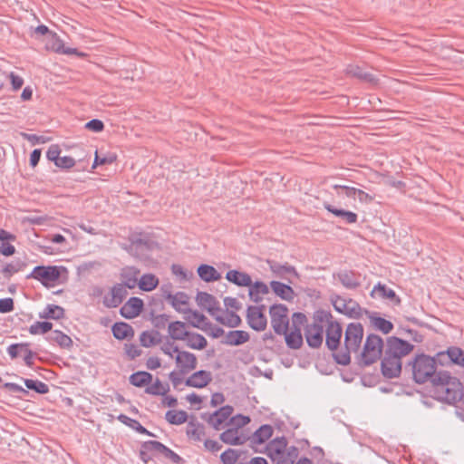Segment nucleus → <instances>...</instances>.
Returning a JSON list of instances; mask_svg holds the SVG:
<instances>
[{"instance_id": "39448f33", "label": "nucleus", "mask_w": 464, "mask_h": 464, "mask_svg": "<svg viewBox=\"0 0 464 464\" xmlns=\"http://www.w3.org/2000/svg\"><path fill=\"white\" fill-rule=\"evenodd\" d=\"M330 313L317 311L314 315V322L308 324L304 330L307 344L312 348H318L324 341V324L328 321Z\"/></svg>"}, {"instance_id": "338daca9", "label": "nucleus", "mask_w": 464, "mask_h": 464, "mask_svg": "<svg viewBox=\"0 0 464 464\" xmlns=\"http://www.w3.org/2000/svg\"><path fill=\"white\" fill-rule=\"evenodd\" d=\"M85 128L94 132H100L104 129V124L101 120L93 119L85 124Z\"/></svg>"}, {"instance_id": "1a4fd4ad", "label": "nucleus", "mask_w": 464, "mask_h": 464, "mask_svg": "<svg viewBox=\"0 0 464 464\" xmlns=\"http://www.w3.org/2000/svg\"><path fill=\"white\" fill-rule=\"evenodd\" d=\"M325 343L329 350L336 351L341 343V338L343 334V329L341 324L333 320V316L330 314L328 321H325Z\"/></svg>"}, {"instance_id": "58836bf2", "label": "nucleus", "mask_w": 464, "mask_h": 464, "mask_svg": "<svg viewBox=\"0 0 464 464\" xmlns=\"http://www.w3.org/2000/svg\"><path fill=\"white\" fill-rule=\"evenodd\" d=\"M159 285V278L153 274H144L139 280L138 286L140 290L150 292Z\"/></svg>"}, {"instance_id": "603ef678", "label": "nucleus", "mask_w": 464, "mask_h": 464, "mask_svg": "<svg viewBox=\"0 0 464 464\" xmlns=\"http://www.w3.org/2000/svg\"><path fill=\"white\" fill-rule=\"evenodd\" d=\"M24 382L27 389L33 390L37 393L45 394L49 392L48 385L41 381L24 379Z\"/></svg>"}, {"instance_id": "4be33fe9", "label": "nucleus", "mask_w": 464, "mask_h": 464, "mask_svg": "<svg viewBox=\"0 0 464 464\" xmlns=\"http://www.w3.org/2000/svg\"><path fill=\"white\" fill-rule=\"evenodd\" d=\"M168 333L173 341H184L188 334L187 325L180 321H175L169 324Z\"/></svg>"}, {"instance_id": "49530a36", "label": "nucleus", "mask_w": 464, "mask_h": 464, "mask_svg": "<svg viewBox=\"0 0 464 464\" xmlns=\"http://www.w3.org/2000/svg\"><path fill=\"white\" fill-rule=\"evenodd\" d=\"M152 380V375L147 372H137L130 376V382L136 387H143Z\"/></svg>"}, {"instance_id": "6ab92c4d", "label": "nucleus", "mask_w": 464, "mask_h": 464, "mask_svg": "<svg viewBox=\"0 0 464 464\" xmlns=\"http://www.w3.org/2000/svg\"><path fill=\"white\" fill-rule=\"evenodd\" d=\"M447 355L451 363L464 368V350L459 346H450L446 351L439 352L437 357Z\"/></svg>"}, {"instance_id": "69168bd1", "label": "nucleus", "mask_w": 464, "mask_h": 464, "mask_svg": "<svg viewBox=\"0 0 464 464\" xmlns=\"http://www.w3.org/2000/svg\"><path fill=\"white\" fill-rule=\"evenodd\" d=\"M121 303L119 301V299L115 296L113 292L111 290L110 295L104 296L103 298V304L106 307L109 308H114L121 304Z\"/></svg>"}, {"instance_id": "f3484780", "label": "nucleus", "mask_w": 464, "mask_h": 464, "mask_svg": "<svg viewBox=\"0 0 464 464\" xmlns=\"http://www.w3.org/2000/svg\"><path fill=\"white\" fill-rule=\"evenodd\" d=\"M143 308V301L139 297H130L120 309V314L126 319L138 316Z\"/></svg>"}, {"instance_id": "a878e982", "label": "nucleus", "mask_w": 464, "mask_h": 464, "mask_svg": "<svg viewBox=\"0 0 464 464\" xmlns=\"http://www.w3.org/2000/svg\"><path fill=\"white\" fill-rule=\"evenodd\" d=\"M184 314H187L186 319L188 322L196 328L206 330L207 327L210 324L207 317L198 311L188 309Z\"/></svg>"}, {"instance_id": "423d86ee", "label": "nucleus", "mask_w": 464, "mask_h": 464, "mask_svg": "<svg viewBox=\"0 0 464 464\" xmlns=\"http://www.w3.org/2000/svg\"><path fill=\"white\" fill-rule=\"evenodd\" d=\"M382 348V339L377 334H369L366 337L363 349L361 353L363 364L371 365L375 362L381 357Z\"/></svg>"}, {"instance_id": "f257e3e1", "label": "nucleus", "mask_w": 464, "mask_h": 464, "mask_svg": "<svg viewBox=\"0 0 464 464\" xmlns=\"http://www.w3.org/2000/svg\"><path fill=\"white\" fill-rule=\"evenodd\" d=\"M413 349V345L398 337H390L387 341V348L382 361V372L386 378H396L401 372V358L408 355Z\"/></svg>"}, {"instance_id": "4c0bfd02", "label": "nucleus", "mask_w": 464, "mask_h": 464, "mask_svg": "<svg viewBox=\"0 0 464 464\" xmlns=\"http://www.w3.org/2000/svg\"><path fill=\"white\" fill-rule=\"evenodd\" d=\"M46 340L50 343H57L62 348H69L72 345L71 337L59 330L52 332V334L46 337Z\"/></svg>"}, {"instance_id": "5fc2aeb1", "label": "nucleus", "mask_w": 464, "mask_h": 464, "mask_svg": "<svg viewBox=\"0 0 464 464\" xmlns=\"http://www.w3.org/2000/svg\"><path fill=\"white\" fill-rule=\"evenodd\" d=\"M333 188L336 190V194L340 198L346 196L347 198H355L358 191V188L338 184L334 185Z\"/></svg>"}, {"instance_id": "3c124183", "label": "nucleus", "mask_w": 464, "mask_h": 464, "mask_svg": "<svg viewBox=\"0 0 464 464\" xmlns=\"http://www.w3.org/2000/svg\"><path fill=\"white\" fill-rule=\"evenodd\" d=\"M53 328V324L47 321L35 322L30 325L28 331L33 335L44 334L50 332Z\"/></svg>"}, {"instance_id": "4d7b16f0", "label": "nucleus", "mask_w": 464, "mask_h": 464, "mask_svg": "<svg viewBox=\"0 0 464 464\" xmlns=\"http://www.w3.org/2000/svg\"><path fill=\"white\" fill-rule=\"evenodd\" d=\"M238 458L239 453L237 450L233 449H227L220 456V459L223 464H236Z\"/></svg>"}, {"instance_id": "5701e85b", "label": "nucleus", "mask_w": 464, "mask_h": 464, "mask_svg": "<svg viewBox=\"0 0 464 464\" xmlns=\"http://www.w3.org/2000/svg\"><path fill=\"white\" fill-rule=\"evenodd\" d=\"M337 278L347 289H355L361 285L360 276L353 271H341L337 274Z\"/></svg>"}, {"instance_id": "bb28decb", "label": "nucleus", "mask_w": 464, "mask_h": 464, "mask_svg": "<svg viewBox=\"0 0 464 464\" xmlns=\"http://www.w3.org/2000/svg\"><path fill=\"white\" fill-rule=\"evenodd\" d=\"M270 287L277 296L284 300L291 301L295 297V292L288 285L278 281H272L270 283Z\"/></svg>"}, {"instance_id": "864d4df0", "label": "nucleus", "mask_w": 464, "mask_h": 464, "mask_svg": "<svg viewBox=\"0 0 464 464\" xmlns=\"http://www.w3.org/2000/svg\"><path fill=\"white\" fill-rule=\"evenodd\" d=\"M160 350L164 354L169 356L171 359H174L175 355L180 351L172 339H166L162 342Z\"/></svg>"}, {"instance_id": "79ce46f5", "label": "nucleus", "mask_w": 464, "mask_h": 464, "mask_svg": "<svg viewBox=\"0 0 464 464\" xmlns=\"http://www.w3.org/2000/svg\"><path fill=\"white\" fill-rule=\"evenodd\" d=\"M372 295L394 300L396 303H400V299L397 297L395 292L381 283L374 285Z\"/></svg>"}, {"instance_id": "c9c22d12", "label": "nucleus", "mask_w": 464, "mask_h": 464, "mask_svg": "<svg viewBox=\"0 0 464 464\" xmlns=\"http://www.w3.org/2000/svg\"><path fill=\"white\" fill-rule=\"evenodd\" d=\"M152 242L145 239H136L132 241L130 246V251L133 255H135L140 260H147L149 256L147 254H140L143 250H149L150 248Z\"/></svg>"}, {"instance_id": "2eb2a0df", "label": "nucleus", "mask_w": 464, "mask_h": 464, "mask_svg": "<svg viewBox=\"0 0 464 464\" xmlns=\"http://www.w3.org/2000/svg\"><path fill=\"white\" fill-rule=\"evenodd\" d=\"M267 264L271 272L277 277L285 279L292 283L289 276H294L298 278L299 275L295 266L285 263L280 264L274 260H267Z\"/></svg>"}, {"instance_id": "7ed1b4c3", "label": "nucleus", "mask_w": 464, "mask_h": 464, "mask_svg": "<svg viewBox=\"0 0 464 464\" xmlns=\"http://www.w3.org/2000/svg\"><path fill=\"white\" fill-rule=\"evenodd\" d=\"M363 338V327L359 323H351L344 332V348L335 353L334 357L338 364L347 365L351 362V353H358Z\"/></svg>"}, {"instance_id": "f704fd0d", "label": "nucleus", "mask_w": 464, "mask_h": 464, "mask_svg": "<svg viewBox=\"0 0 464 464\" xmlns=\"http://www.w3.org/2000/svg\"><path fill=\"white\" fill-rule=\"evenodd\" d=\"M186 345L191 349L202 350L207 347V339L200 334L189 332L186 339Z\"/></svg>"}, {"instance_id": "2f4dec72", "label": "nucleus", "mask_w": 464, "mask_h": 464, "mask_svg": "<svg viewBox=\"0 0 464 464\" xmlns=\"http://www.w3.org/2000/svg\"><path fill=\"white\" fill-rule=\"evenodd\" d=\"M187 436L194 441H201L205 436V428L199 422L190 420L187 425Z\"/></svg>"}, {"instance_id": "6e6552de", "label": "nucleus", "mask_w": 464, "mask_h": 464, "mask_svg": "<svg viewBox=\"0 0 464 464\" xmlns=\"http://www.w3.org/2000/svg\"><path fill=\"white\" fill-rule=\"evenodd\" d=\"M333 305L337 312L350 318H361L363 314H369L367 310L362 309L356 301L351 298L336 296L333 300Z\"/></svg>"}, {"instance_id": "13d9d810", "label": "nucleus", "mask_w": 464, "mask_h": 464, "mask_svg": "<svg viewBox=\"0 0 464 464\" xmlns=\"http://www.w3.org/2000/svg\"><path fill=\"white\" fill-rule=\"evenodd\" d=\"M171 272L179 279V281H188L193 276L192 272L187 271L180 265L177 264L171 266Z\"/></svg>"}, {"instance_id": "b1692460", "label": "nucleus", "mask_w": 464, "mask_h": 464, "mask_svg": "<svg viewBox=\"0 0 464 464\" xmlns=\"http://www.w3.org/2000/svg\"><path fill=\"white\" fill-rule=\"evenodd\" d=\"M226 279L238 286H251L252 278L245 273L237 270H229L226 274Z\"/></svg>"}, {"instance_id": "9d476101", "label": "nucleus", "mask_w": 464, "mask_h": 464, "mask_svg": "<svg viewBox=\"0 0 464 464\" xmlns=\"http://www.w3.org/2000/svg\"><path fill=\"white\" fill-rule=\"evenodd\" d=\"M59 266H37L27 276V278H33L40 281L44 285H48L51 282H55L59 279L60 273Z\"/></svg>"}, {"instance_id": "aec40b11", "label": "nucleus", "mask_w": 464, "mask_h": 464, "mask_svg": "<svg viewBox=\"0 0 464 464\" xmlns=\"http://www.w3.org/2000/svg\"><path fill=\"white\" fill-rule=\"evenodd\" d=\"M212 380L211 373L208 371L200 370L191 374L185 382L187 386L194 388L206 387Z\"/></svg>"}, {"instance_id": "393cba45", "label": "nucleus", "mask_w": 464, "mask_h": 464, "mask_svg": "<svg viewBox=\"0 0 464 464\" xmlns=\"http://www.w3.org/2000/svg\"><path fill=\"white\" fill-rule=\"evenodd\" d=\"M140 275V270L134 266H127L121 271V279L122 285H124L129 289H133L138 285V276Z\"/></svg>"}, {"instance_id": "a19ab883", "label": "nucleus", "mask_w": 464, "mask_h": 464, "mask_svg": "<svg viewBox=\"0 0 464 464\" xmlns=\"http://www.w3.org/2000/svg\"><path fill=\"white\" fill-rule=\"evenodd\" d=\"M249 339V334L245 331H230L226 336V343L229 345H240Z\"/></svg>"}, {"instance_id": "412c9836", "label": "nucleus", "mask_w": 464, "mask_h": 464, "mask_svg": "<svg viewBox=\"0 0 464 464\" xmlns=\"http://www.w3.org/2000/svg\"><path fill=\"white\" fill-rule=\"evenodd\" d=\"M323 205H324V208L328 212L332 213L335 217L340 218L346 224H354L358 220V216L354 212H352L349 210H344L343 208H338L335 206H334L328 202H324Z\"/></svg>"}, {"instance_id": "052dcab7", "label": "nucleus", "mask_w": 464, "mask_h": 464, "mask_svg": "<svg viewBox=\"0 0 464 464\" xmlns=\"http://www.w3.org/2000/svg\"><path fill=\"white\" fill-rule=\"evenodd\" d=\"M75 165V160L70 156L60 157L55 166L60 169H69Z\"/></svg>"}, {"instance_id": "4468645a", "label": "nucleus", "mask_w": 464, "mask_h": 464, "mask_svg": "<svg viewBox=\"0 0 464 464\" xmlns=\"http://www.w3.org/2000/svg\"><path fill=\"white\" fill-rule=\"evenodd\" d=\"M142 448L150 452H157L170 459L174 463H179L181 457L172 450L157 440H148L142 443Z\"/></svg>"}, {"instance_id": "7c9ffc66", "label": "nucleus", "mask_w": 464, "mask_h": 464, "mask_svg": "<svg viewBox=\"0 0 464 464\" xmlns=\"http://www.w3.org/2000/svg\"><path fill=\"white\" fill-rule=\"evenodd\" d=\"M113 336L118 340L127 339L134 335L133 328L127 323H115L111 328Z\"/></svg>"}, {"instance_id": "c03bdc74", "label": "nucleus", "mask_w": 464, "mask_h": 464, "mask_svg": "<svg viewBox=\"0 0 464 464\" xmlns=\"http://www.w3.org/2000/svg\"><path fill=\"white\" fill-rule=\"evenodd\" d=\"M165 419L170 424L180 425L187 421L188 413L182 410H180V411L170 410L166 412Z\"/></svg>"}, {"instance_id": "ea45409f", "label": "nucleus", "mask_w": 464, "mask_h": 464, "mask_svg": "<svg viewBox=\"0 0 464 464\" xmlns=\"http://www.w3.org/2000/svg\"><path fill=\"white\" fill-rule=\"evenodd\" d=\"M285 340L286 345L291 349H299L303 344V337L300 328H295L290 333H285Z\"/></svg>"}, {"instance_id": "de8ad7c7", "label": "nucleus", "mask_w": 464, "mask_h": 464, "mask_svg": "<svg viewBox=\"0 0 464 464\" xmlns=\"http://www.w3.org/2000/svg\"><path fill=\"white\" fill-rule=\"evenodd\" d=\"M372 324L379 331L383 333L384 334H389L393 329V324L392 322L376 316V315H370Z\"/></svg>"}, {"instance_id": "ddd939ff", "label": "nucleus", "mask_w": 464, "mask_h": 464, "mask_svg": "<svg viewBox=\"0 0 464 464\" xmlns=\"http://www.w3.org/2000/svg\"><path fill=\"white\" fill-rule=\"evenodd\" d=\"M174 360L180 374L189 373L196 369L198 364L196 355L187 351H179Z\"/></svg>"}, {"instance_id": "680f3d73", "label": "nucleus", "mask_w": 464, "mask_h": 464, "mask_svg": "<svg viewBox=\"0 0 464 464\" xmlns=\"http://www.w3.org/2000/svg\"><path fill=\"white\" fill-rule=\"evenodd\" d=\"M23 266H24V264H22L20 262L9 263L4 266L2 272L5 276H10L13 274L19 272L22 269Z\"/></svg>"}, {"instance_id": "dca6fc26", "label": "nucleus", "mask_w": 464, "mask_h": 464, "mask_svg": "<svg viewBox=\"0 0 464 464\" xmlns=\"http://www.w3.org/2000/svg\"><path fill=\"white\" fill-rule=\"evenodd\" d=\"M20 349L23 351V359L24 363L28 367H32L34 365V358L35 357V353H34L30 349V343H12L10 344L6 351L8 355L11 357V359H16L17 358V352L16 350Z\"/></svg>"}, {"instance_id": "6e6d98bb", "label": "nucleus", "mask_w": 464, "mask_h": 464, "mask_svg": "<svg viewBox=\"0 0 464 464\" xmlns=\"http://www.w3.org/2000/svg\"><path fill=\"white\" fill-rule=\"evenodd\" d=\"M347 72L353 76H355L359 79H362L368 82L373 81V76L366 72H364L361 67L357 65H351L347 69Z\"/></svg>"}, {"instance_id": "bf43d9fd", "label": "nucleus", "mask_w": 464, "mask_h": 464, "mask_svg": "<svg viewBox=\"0 0 464 464\" xmlns=\"http://www.w3.org/2000/svg\"><path fill=\"white\" fill-rule=\"evenodd\" d=\"M61 154V149L58 145L53 144L46 151V158L48 160L53 161L54 164L58 161Z\"/></svg>"}, {"instance_id": "09e8293b", "label": "nucleus", "mask_w": 464, "mask_h": 464, "mask_svg": "<svg viewBox=\"0 0 464 464\" xmlns=\"http://www.w3.org/2000/svg\"><path fill=\"white\" fill-rule=\"evenodd\" d=\"M169 387L168 384H163L160 379H157L152 384L146 387L145 392L150 395H166Z\"/></svg>"}, {"instance_id": "37998d69", "label": "nucleus", "mask_w": 464, "mask_h": 464, "mask_svg": "<svg viewBox=\"0 0 464 464\" xmlns=\"http://www.w3.org/2000/svg\"><path fill=\"white\" fill-rule=\"evenodd\" d=\"M249 287V296L256 303L262 300L261 295H266L269 292L268 286L265 283L259 281L255 284L252 283V285Z\"/></svg>"}, {"instance_id": "a211bd4d", "label": "nucleus", "mask_w": 464, "mask_h": 464, "mask_svg": "<svg viewBox=\"0 0 464 464\" xmlns=\"http://www.w3.org/2000/svg\"><path fill=\"white\" fill-rule=\"evenodd\" d=\"M233 407L231 406H224L213 412L208 416L207 421L209 425H211L215 430H218L221 425L230 417L233 413Z\"/></svg>"}, {"instance_id": "0eeeda50", "label": "nucleus", "mask_w": 464, "mask_h": 464, "mask_svg": "<svg viewBox=\"0 0 464 464\" xmlns=\"http://www.w3.org/2000/svg\"><path fill=\"white\" fill-rule=\"evenodd\" d=\"M271 326L277 334H285L289 326L288 309L285 304H276L269 308Z\"/></svg>"}, {"instance_id": "f03ea898", "label": "nucleus", "mask_w": 464, "mask_h": 464, "mask_svg": "<svg viewBox=\"0 0 464 464\" xmlns=\"http://www.w3.org/2000/svg\"><path fill=\"white\" fill-rule=\"evenodd\" d=\"M432 387L435 390L438 400L450 404L461 401L463 397V386L460 381L450 375L447 371H440Z\"/></svg>"}, {"instance_id": "20e7f679", "label": "nucleus", "mask_w": 464, "mask_h": 464, "mask_svg": "<svg viewBox=\"0 0 464 464\" xmlns=\"http://www.w3.org/2000/svg\"><path fill=\"white\" fill-rule=\"evenodd\" d=\"M409 365L411 367L412 379L416 383L430 382L433 385L439 376L440 371H437L435 357L424 353L417 354Z\"/></svg>"}, {"instance_id": "a18cd8bd", "label": "nucleus", "mask_w": 464, "mask_h": 464, "mask_svg": "<svg viewBox=\"0 0 464 464\" xmlns=\"http://www.w3.org/2000/svg\"><path fill=\"white\" fill-rule=\"evenodd\" d=\"M273 435V428L270 425H262L255 431L252 440L255 443L262 444L269 440Z\"/></svg>"}, {"instance_id": "e2e57ef3", "label": "nucleus", "mask_w": 464, "mask_h": 464, "mask_svg": "<svg viewBox=\"0 0 464 464\" xmlns=\"http://www.w3.org/2000/svg\"><path fill=\"white\" fill-rule=\"evenodd\" d=\"M127 288L128 287H126L122 284H117V285H113L111 288V291L113 292V294L115 295V296L119 299V301L121 303H122L123 299L128 295Z\"/></svg>"}, {"instance_id": "9b49d317", "label": "nucleus", "mask_w": 464, "mask_h": 464, "mask_svg": "<svg viewBox=\"0 0 464 464\" xmlns=\"http://www.w3.org/2000/svg\"><path fill=\"white\" fill-rule=\"evenodd\" d=\"M246 322L250 328L262 332L266 328L267 319L265 314V305H250L246 309Z\"/></svg>"}, {"instance_id": "c756f323", "label": "nucleus", "mask_w": 464, "mask_h": 464, "mask_svg": "<svg viewBox=\"0 0 464 464\" xmlns=\"http://www.w3.org/2000/svg\"><path fill=\"white\" fill-rule=\"evenodd\" d=\"M198 276L205 282H214L221 278L218 270L209 265H201L198 268Z\"/></svg>"}, {"instance_id": "f8f14e48", "label": "nucleus", "mask_w": 464, "mask_h": 464, "mask_svg": "<svg viewBox=\"0 0 464 464\" xmlns=\"http://www.w3.org/2000/svg\"><path fill=\"white\" fill-rule=\"evenodd\" d=\"M197 303L201 308L206 309L212 316H214L216 320L225 324L224 319L219 315V313L221 312L219 304L212 295L206 292H199L197 295Z\"/></svg>"}, {"instance_id": "c85d7f7f", "label": "nucleus", "mask_w": 464, "mask_h": 464, "mask_svg": "<svg viewBox=\"0 0 464 464\" xmlns=\"http://www.w3.org/2000/svg\"><path fill=\"white\" fill-rule=\"evenodd\" d=\"M298 454V449L295 446H290L283 454L273 457L272 461L275 464H294Z\"/></svg>"}, {"instance_id": "8fccbe9b", "label": "nucleus", "mask_w": 464, "mask_h": 464, "mask_svg": "<svg viewBox=\"0 0 464 464\" xmlns=\"http://www.w3.org/2000/svg\"><path fill=\"white\" fill-rule=\"evenodd\" d=\"M160 334L158 332H143L140 336V344L144 347H150L160 343Z\"/></svg>"}, {"instance_id": "774afa93", "label": "nucleus", "mask_w": 464, "mask_h": 464, "mask_svg": "<svg viewBox=\"0 0 464 464\" xmlns=\"http://www.w3.org/2000/svg\"><path fill=\"white\" fill-rule=\"evenodd\" d=\"M0 253L5 256H13L15 253V247L6 241H2Z\"/></svg>"}, {"instance_id": "473e14b6", "label": "nucleus", "mask_w": 464, "mask_h": 464, "mask_svg": "<svg viewBox=\"0 0 464 464\" xmlns=\"http://www.w3.org/2000/svg\"><path fill=\"white\" fill-rule=\"evenodd\" d=\"M286 440L282 438H276L273 440L267 446L268 455L273 459V457H276L280 454H283L285 451L288 450Z\"/></svg>"}, {"instance_id": "72a5a7b5", "label": "nucleus", "mask_w": 464, "mask_h": 464, "mask_svg": "<svg viewBox=\"0 0 464 464\" xmlns=\"http://www.w3.org/2000/svg\"><path fill=\"white\" fill-rule=\"evenodd\" d=\"M41 319L59 320L64 317V309L57 304H47L39 314Z\"/></svg>"}, {"instance_id": "cd10ccee", "label": "nucleus", "mask_w": 464, "mask_h": 464, "mask_svg": "<svg viewBox=\"0 0 464 464\" xmlns=\"http://www.w3.org/2000/svg\"><path fill=\"white\" fill-rule=\"evenodd\" d=\"M220 440L229 445H242L246 441V437L239 435L238 429H227L220 434Z\"/></svg>"}, {"instance_id": "0e129e2a", "label": "nucleus", "mask_w": 464, "mask_h": 464, "mask_svg": "<svg viewBox=\"0 0 464 464\" xmlns=\"http://www.w3.org/2000/svg\"><path fill=\"white\" fill-rule=\"evenodd\" d=\"M14 300L10 297L0 299V313L6 314L14 310Z\"/></svg>"}, {"instance_id": "e433bc0d", "label": "nucleus", "mask_w": 464, "mask_h": 464, "mask_svg": "<svg viewBox=\"0 0 464 464\" xmlns=\"http://www.w3.org/2000/svg\"><path fill=\"white\" fill-rule=\"evenodd\" d=\"M168 302L179 312L185 313L187 310L184 306L188 305V297L183 292H178L174 295L168 294Z\"/></svg>"}]
</instances>
